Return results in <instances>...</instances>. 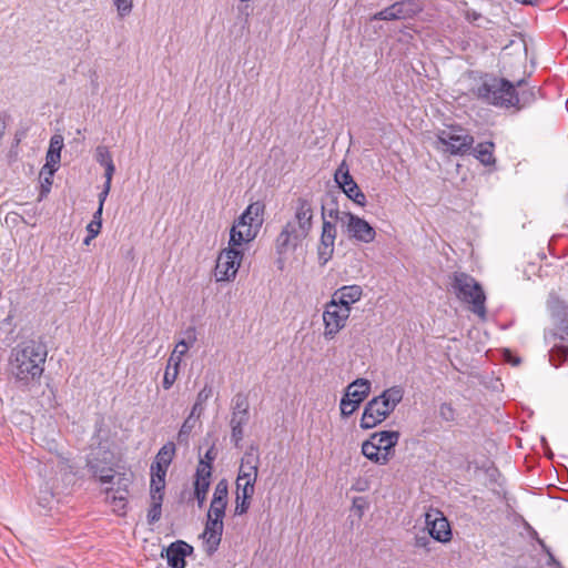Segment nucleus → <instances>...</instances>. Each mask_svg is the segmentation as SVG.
Here are the masks:
<instances>
[{"instance_id":"obj_1","label":"nucleus","mask_w":568,"mask_h":568,"mask_svg":"<svg viewBox=\"0 0 568 568\" xmlns=\"http://www.w3.org/2000/svg\"><path fill=\"white\" fill-rule=\"evenodd\" d=\"M48 356L47 347L40 342L28 341L11 353L10 373L23 386L38 382L43 374Z\"/></svg>"},{"instance_id":"obj_2","label":"nucleus","mask_w":568,"mask_h":568,"mask_svg":"<svg viewBox=\"0 0 568 568\" xmlns=\"http://www.w3.org/2000/svg\"><path fill=\"white\" fill-rule=\"evenodd\" d=\"M473 92L483 102L504 109H520L534 99L532 92L529 93V98H526L525 93H523V98H519L511 82L494 75L481 78L479 84L473 89Z\"/></svg>"},{"instance_id":"obj_3","label":"nucleus","mask_w":568,"mask_h":568,"mask_svg":"<svg viewBox=\"0 0 568 568\" xmlns=\"http://www.w3.org/2000/svg\"><path fill=\"white\" fill-rule=\"evenodd\" d=\"M404 388L402 386H392L385 389L381 395L373 397L365 405L361 418V427L371 429L384 422L403 400Z\"/></svg>"},{"instance_id":"obj_4","label":"nucleus","mask_w":568,"mask_h":568,"mask_svg":"<svg viewBox=\"0 0 568 568\" xmlns=\"http://www.w3.org/2000/svg\"><path fill=\"white\" fill-rule=\"evenodd\" d=\"M450 287L455 296L468 304L469 310L479 318H486V295L481 285L470 275L455 272L450 277Z\"/></svg>"},{"instance_id":"obj_5","label":"nucleus","mask_w":568,"mask_h":568,"mask_svg":"<svg viewBox=\"0 0 568 568\" xmlns=\"http://www.w3.org/2000/svg\"><path fill=\"white\" fill-rule=\"evenodd\" d=\"M437 140L443 150L452 155L465 154L474 144V138L459 125H448L439 130Z\"/></svg>"},{"instance_id":"obj_6","label":"nucleus","mask_w":568,"mask_h":568,"mask_svg":"<svg viewBox=\"0 0 568 568\" xmlns=\"http://www.w3.org/2000/svg\"><path fill=\"white\" fill-rule=\"evenodd\" d=\"M245 252V250L230 244L220 252L214 270L216 282H231L236 277Z\"/></svg>"},{"instance_id":"obj_7","label":"nucleus","mask_w":568,"mask_h":568,"mask_svg":"<svg viewBox=\"0 0 568 568\" xmlns=\"http://www.w3.org/2000/svg\"><path fill=\"white\" fill-rule=\"evenodd\" d=\"M335 216L349 239L365 244L375 240L376 231L366 220L351 212L336 211Z\"/></svg>"},{"instance_id":"obj_8","label":"nucleus","mask_w":568,"mask_h":568,"mask_svg":"<svg viewBox=\"0 0 568 568\" xmlns=\"http://www.w3.org/2000/svg\"><path fill=\"white\" fill-rule=\"evenodd\" d=\"M307 236L297 233L292 227L284 225L274 241L276 265L283 271L291 255L302 245Z\"/></svg>"},{"instance_id":"obj_9","label":"nucleus","mask_w":568,"mask_h":568,"mask_svg":"<svg viewBox=\"0 0 568 568\" xmlns=\"http://www.w3.org/2000/svg\"><path fill=\"white\" fill-rule=\"evenodd\" d=\"M351 313L336 305L335 301H328L322 314L323 333L322 336L325 341L329 342L346 327Z\"/></svg>"},{"instance_id":"obj_10","label":"nucleus","mask_w":568,"mask_h":568,"mask_svg":"<svg viewBox=\"0 0 568 568\" xmlns=\"http://www.w3.org/2000/svg\"><path fill=\"white\" fill-rule=\"evenodd\" d=\"M313 216L314 209L311 201L300 197L294 205L293 217L285 225L292 227L297 233L308 236L313 227Z\"/></svg>"},{"instance_id":"obj_11","label":"nucleus","mask_w":568,"mask_h":568,"mask_svg":"<svg viewBox=\"0 0 568 568\" xmlns=\"http://www.w3.org/2000/svg\"><path fill=\"white\" fill-rule=\"evenodd\" d=\"M248 403L245 397L236 396L230 425L231 440L235 447H240L244 437V426L248 422Z\"/></svg>"},{"instance_id":"obj_12","label":"nucleus","mask_w":568,"mask_h":568,"mask_svg":"<svg viewBox=\"0 0 568 568\" xmlns=\"http://www.w3.org/2000/svg\"><path fill=\"white\" fill-rule=\"evenodd\" d=\"M334 179L349 200L359 206L366 205V196L349 174L348 166L345 162L341 163L335 172Z\"/></svg>"},{"instance_id":"obj_13","label":"nucleus","mask_w":568,"mask_h":568,"mask_svg":"<svg viewBox=\"0 0 568 568\" xmlns=\"http://www.w3.org/2000/svg\"><path fill=\"white\" fill-rule=\"evenodd\" d=\"M175 447L172 443L164 445L155 456L151 465V484L165 486V476L170 464L172 463Z\"/></svg>"},{"instance_id":"obj_14","label":"nucleus","mask_w":568,"mask_h":568,"mask_svg":"<svg viewBox=\"0 0 568 568\" xmlns=\"http://www.w3.org/2000/svg\"><path fill=\"white\" fill-rule=\"evenodd\" d=\"M258 232L260 229L250 227L239 217L230 230L229 244L247 251L250 243L255 240Z\"/></svg>"},{"instance_id":"obj_15","label":"nucleus","mask_w":568,"mask_h":568,"mask_svg":"<svg viewBox=\"0 0 568 568\" xmlns=\"http://www.w3.org/2000/svg\"><path fill=\"white\" fill-rule=\"evenodd\" d=\"M364 295L363 287L358 284L344 285L337 288L329 301H335L346 312L352 313V305L359 302Z\"/></svg>"},{"instance_id":"obj_16","label":"nucleus","mask_w":568,"mask_h":568,"mask_svg":"<svg viewBox=\"0 0 568 568\" xmlns=\"http://www.w3.org/2000/svg\"><path fill=\"white\" fill-rule=\"evenodd\" d=\"M212 467L204 459H200L194 480V495L199 506L202 507L211 485Z\"/></svg>"},{"instance_id":"obj_17","label":"nucleus","mask_w":568,"mask_h":568,"mask_svg":"<svg viewBox=\"0 0 568 568\" xmlns=\"http://www.w3.org/2000/svg\"><path fill=\"white\" fill-rule=\"evenodd\" d=\"M426 524L428 527L429 535L442 542L450 539V526L448 520L436 510L426 514Z\"/></svg>"},{"instance_id":"obj_18","label":"nucleus","mask_w":568,"mask_h":568,"mask_svg":"<svg viewBox=\"0 0 568 568\" xmlns=\"http://www.w3.org/2000/svg\"><path fill=\"white\" fill-rule=\"evenodd\" d=\"M223 534V521L212 520L207 518L205 529L203 531V545L207 555H213L221 542Z\"/></svg>"},{"instance_id":"obj_19","label":"nucleus","mask_w":568,"mask_h":568,"mask_svg":"<svg viewBox=\"0 0 568 568\" xmlns=\"http://www.w3.org/2000/svg\"><path fill=\"white\" fill-rule=\"evenodd\" d=\"M193 548L185 541L178 540L172 542L165 550L168 565L172 568H184L185 557L192 552Z\"/></svg>"},{"instance_id":"obj_20","label":"nucleus","mask_w":568,"mask_h":568,"mask_svg":"<svg viewBox=\"0 0 568 568\" xmlns=\"http://www.w3.org/2000/svg\"><path fill=\"white\" fill-rule=\"evenodd\" d=\"M372 439L377 444V449L386 454L388 462L394 456V448L398 444L400 434L397 430H381L373 433Z\"/></svg>"},{"instance_id":"obj_21","label":"nucleus","mask_w":568,"mask_h":568,"mask_svg":"<svg viewBox=\"0 0 568 568\" xmlns=\"http://www.w3.org/2000/svg\"><path fill=\"white\" fill-rule=\"evenodd\" d=\"M131 483L130 477L123 475L122 478L119 479V489L116 491L108 490L106 491V500L113 506V510L121 514L124 511L126 505V498L129 494V485Z\"/></svg>"},{"instance_id":"obj_22","label":"nucleus","mask_w":568,"mask_h":568,"mask_svg":"<svg viewBox=\"0 0 568 568\" xmlns=\"http://www.w3.org/2000/svg\"><path fill=\"white\" fill-rule=\"evenodd\" d=\"M164 488L165 486H155V484H150L151 505L148 513V520L150 524L156 523L161 518Z\"/></svg>"},{"instance_id":"obj_23","label":"nucleus","mask_w":568,"mask_h":568,"mask_svg":"<svg viewBox=\"0 0 568 568\" xmlns=\"http://www.w3.org/2000/svg\"><path fill=\"white\" fill-rule=\"evenodd\" d=\"M264 210L265 205L262 202H253L244 210L240 219L242 222H246L250 227L261 230L264 222Z\"/></svg>"},{"instance_id":"obj_24","label":"nucleus","mask_w":568,"mask_h":568,"mask_svg":"<svg viewBox=\"0 0 568 568\" xmlns=\"http://www.w3.org/2000/svg\"><path fill=\"white\" fill-rule=\"evenodd\" d=\"M258 465L260 457L252 448L242 457L237 476H241L242 478H248L250 476L251 479H257Z\"/></svg>"},{"instance_id":"obj_25","label":"nucleus","mask_w":568,"mask_h":568,"mask_svg":"<svg viewBox=\"0 0 568 568\" xmlns=\"http://www.w3.org/2000/svg\"><path fill=\"white\" fill-rule=\"evenodd\" d=\"M371 392V382L365 378H357L351 383L347 388L345 396L354 399L355 404H361Z\"/></svg>"},{"instance_id":"obj_26","label":"nucleus","mask_w":568,"mask_h":568,"mask_svg":"<svg viewBox=\"0 0 568 568\" xmlns=\"http://www.w3.org/2000/svg\"><path fill=\"white\" fill-rule=\"evenodd\" d=\"M195 342H196L195 329L194 328L187 329L186 338H182L181 341H179L176 343L172 354L169 357V361H171V363H176L180 365L182 357L187 353L190 347H192Z\"/></svg>"},{"instance_id":"obj_27","label":"nucleus","mask_w":568,"mask_h":568,"mask_svg":"<svg viewBox=\"0 0 568 568\" xmlns=\"http://www.w3.org/2000/svg\"><path fill=\"white\" fill-rule=\"evenodd\" d=\"M361 453L376 465L384 466L388 464V457L377 449V444L372 439V436L362 443Z\"/></svg>"},{"instance_id":"obj_28","label":"nucleus","mask_w":568,"mask_h":568,"mask_svg":"<svg viewBox=\"0 0 568 568\" xmlns=\"http://www.w3.org/2000/svg\"><path fill=\"white\" fill-rule=\"evenodd\" d=\"M95 160L104 168V178L106 180H112L115 172V165L109 149L104 145H99L95 149Z\"/></svg>"},{"instance_id":"obj_29","label":"nucleus","mask_w":568,"mask_h":568,"mask_svg":"<svg viewBox=\"0 0 568 568\" xmlns=\"http://www.w3.org/2000/svg\"><path fill=\"white\" fill-rule=\"evenodd\" d=\"M398 20H405L415 17L422 11V7L415 0H402L393 3Z\"/></svg>"},{"instance_id":"obj_30","label":"nucleus","mask_w":568,"mask_h":568,"mask_svg":"<svg viewBox=\"0 0 568 568\" xmlns=\"http://www.w3.org/2000/svg\"><path fill=\"white\" fill-rule=\"evenodd\" d=\"M494 143L483 142L474 149V154L484 165H490L495 163L494 158Z\"/></svg>"},{"instance_id":"obj_31","label":"nucleus","mask_w":568,"mask_h":568,"mask_svg":"<svg viewBox=\"0 0 568 568\" xmlns=\"http://www.w3.org/2000/svg\"><path fill=\"white\" fill-rule=\"evenodd\" d=\"M255 483L256 479L248 478H242L241 476H237L236 478V496L237 499L244 498V499H251L255 491Z\"/></svg>"},{"instance_id":"obj_32","label":"nucleus","mask_w":568,"mask_h":568,"mask_svg":"<svg viewBox=\"0 0 568 568\" xmlns=\"http://www.w3.org/2000/svg\"><path fill=\"white\" fill-rule=\"evenodd\" d=\"M336 234V225L329 221L324 220L320 243L335 246Z\"/></svg>"},{"instance_id":"obj_33","label":"nucleus","mask_w":568,"mask_h":568,"mask_svg":"<svg viewBox=\"0 0 568 568\" xmlns=\"http://www.w3.org/2000/svg\"><path fill=\"white\" fill-rule=\"evenodd\" d=\"M179 368H180L179 364L171 363V361H168V365H166L164 376H163V382H162L164 389H170L173 386V384L175 383L178 375H179Z\"/></svg>"},{"instance_id":"obj_34","label":"nucleus","mask_w":568,"mask_h":568,"mask_svg":"<svg viewBox=\"0 0 568 568\" xmlns=\"http://www.w3.org/2000/svg\"><path fill=\"white\" fill-rule=\"evenodd\" d=\"M60 159L61 154L48 151L45 156V164L41 171V176L45 173V171H48L50 176H53L54 172L58 170Z\"/></svg>"},{"instance_id":"obj_35","label":"nucleus","mask_w":568,"mask_h":568,"mask_svg":"<svg viewBox=\"0 0 568 568\" xmlns=\"http://www.w3.org/2000/svg\"><path fill=\"white\" fill-rule=\"evenodd\" d=\"M116 10L118 18L124 19L133 10V0H111Z\"/></svg>"},{"instance_id":"obj_36","label":"nucleus","mask_w":568,"mask_h":568,"mask_svg":"<svg viewBox=\"0 0 568 568\" xmlns=\"http://www.w3.org/2000/svg\"><path fill=\"white\" fill-rule=\"evenodd\" d=\"M227 504L211 501L207 518L212 520L223 521L225 515V508Z\"/></svg>"},{"instance_id":"obj_37","label":"nucleus","mask_w":568,"mask_h":568,"mask_svg":"<svg viewBox=\"0 0 568 568\" xmlns=\"http://www.w3.org/2000/svg\"><path fill=\"white\" fill-rule=\"evenodd\" d=\"M227 481L225 479H222L216 484L214 488L212 501L227 504Z\"/></svg>"},{"instance_id":"obj_38","label":"nucleus","mask_w":568,"mask_h":568,"mask_svg":"<svg viewBox=\"0 0 568 568\" xmlns=\"http://www.w3.org/2000/svg\"><path fill=\"white\" fill-rule=\"evenodd\" d=\"M334 245L320 243L317 247V256L321 265H325L333 256Z\"/></svg>"},{"instance_id":"obj_39","label":"nucleus","mask_w":568,"mask_h":568,"mask_svg":"<svg viewBox=\"0 0 568 568\" xmlns=\"http://www.w3.org/2000/svg\"><path fill=\"white\" fill-rule=\"evenodd\" d=\"M359 405L361 404H355L354 399H351L344 395L342 397L341 404H339L342 416H344V417L351 416L359 407Z\"/></svg>"},{"instance_id":"obj_40","label":"nucleus","mask_w":568,"mask_h":568,"mask_svg":"<svg viewBox=\"0 0 568 568\" xmlns=\"http://www.w3.org/2000/svg\"><path fill=\"white\" fill-rule=\"evenodd\" d=\"M196 423H197L196 418H193V416H187L180 428L179 439L186 440L187 437L190 436L191 432L195 427Z\"/></svg>"},{"instance_id":"obj_41","label":"nucleus","mask_w":568,"mask_h":568,"mask_svg":"<svg viewBox=\"0 0 568 568\" xmlns=\"http://www.w3.org/2000/svg\"><path fill=\"white\" fill-rule=\"evenodd\" d=\"M372 20H384V21H392V20H398L397 13L395 11L394 6H389L378 12H376Z\"/></svg>"},{"instance_id":"obj_42","label":"nucleus","mask_w":568,"mask_h":568,"mask_svg":"<svg viewBox=\"0 0 568 568\" xmlns=\"http://www.w3.org/2000/svg\"><path fill=\"white\" fill-rule=\"evenodd\" d=\"M371 488V480L365 476H358L353 479L351 489L357 493L367 491Z\"/></svg>"},{"instance_id":"obj_43","label":"nucleus","mask_w":568,"mask_h":568,"mask_svg":"<svg viewBox=\"0 0 568 568\" xmlns=\"http://www.w3.org/2000/svg\"><path fill=\"white\" fill-rule=\"evenodd\" d=\"M439 417L445 422H453L456 418V410L449 403H443L439 406Z\"/></svg>"},{"instance_id":"obj_44","label":"nucleus","mask_w":568,"mask_h":568,"mask_svg":"<svg viewBox=\"0 0 568 568\" xmlns=\"http://www.w3.org/2000/svg\"><path fill=\"white\" fill-rule=\"evenodd\" d=\"M213 389L210 385H205L196 395L195 402L202 404L205 406V403L209 400V398L212 396Z\"/></svg>"},{"instance_id":"obj_45","label":"nucleus","mask_w":568,"mask_h":568,"mask_svg":"<svg viewBox=\"0 0 568 568\" xmlns=\"http://www.w3.org/2000/svg\"><path fill=\"white\" fill-rule=\"evenodd\" d=\"M63 148V138L61 135H53L50 140L49 152H57L61 154Z\"/></svg>"},{"instance_id":"obj_46","label":"nucleus","mask_w":568,"mask_h":568,"mask_svg":"<svg viewBox=\"0 0 568 568\" xmlns=\"http://www.w3.org/2000/svg\"><path fill=\"white\" fill-rule=\"evenodd\" d=\"M365 508H366V503H365L364 498L356 497L353 499V510L359 518L364 515Z\"/></svg>"},{"instance_id":"obj_47","label":"nucleus","mask_w":568,"mask_h":568,"mask_svg":"<svg viewBox=\"0 0 568 568\" xmlns=\"http://www.w3.org/2000/svg\"><path fill=\"white\" fill-rule=\"evenodd\" d=\"M111 183H112V180H106L105 179V182H104V185H103V190L102 192L99 194V206H102L104 205V202L110 193V190H111Z\"/></svg>"},{"instance_id":"obj_48","label":"nucleus","mask_w":568,"mask_h":568,"mask_svg":"<svg viewBox=\"0 0 568 568\" xmlns=\"http://www.w3.org/2000/svg\"><path fill=\"white\" fill-rule=\"evenodd\" d=\"M248 500L250 499H244V498L237 499L236 498L235 514L242 515V514L246 513L248 509V506H250Z\"/></svg>"},{"instance_id":"obj_49","label":"nucleus","mask_w":568,"mask_h":568,"mask_svg":"<svg viewBox=\"0 0 568 568\" xmlns=\"http://www.w3.org/2000/svg\"><path fill=\"white\" fill-rule=\"evenodd\" d=\"M101 227H102L101 222H93V221H91L87 225V232L89 234H91V237H97L99 235V233L101 232Z\"/></svg>"},{"instance_id":"obj_50","label":"nucleus","mask_w":568,"mask_h":568,"mask_svg":"<svg viewBox=\"0 0 568 568\" xmlns=\"http://www.w3.org/2000/svg\"><path fill=\"white\" fill-rule=\"evenodd\" d=\"M53 501V495L49 491H44L43 496L39 497V505L43 508H50V504Z\"/></svg>"},{"instance_id":"obj_51","label":"nucleus","mask_w":568,"mask_h":568,"mask_svg":"<svg viewBox=\"0 0 568 568\" xmlns=\"http://www.w3.org/2000/svg\"><path fill=\"white\" fill-rule=\"evenodd\" d=\"M203 410H204V406L202 404L195 402L189 416H193V418H196V420H199Z\"/></svg>"},{"instance_id":"obj_52","label":"nucleus","mask_w":568,"mask_h":568,"mask_svg":"<svg viewBox=\"0 0 568 568\" xmlns=\"http://www.w3.org/2000/svg\"><path fill=\"white\" fill-rule=\"evenodd\" d=\"M465 18L469 22H475L480 18V13H478L474 10H467L465 13Z\"/></svg>"},{"instance_id":"obj_53","label":"nucleus","mask_w":568,"mask_h":568,"mask_svg":"<svg viewBox=\"0 0 568 568\" xmlns=\"http://www.w3.org/2000/svg\"><path fill=\"white\" fill-rule=\"evenodd\" d=\"M204 459L206 463H209V466L212 467V463L213 460L215 459V454H214V449L213 447H211L204 455V457L202 458Z\"/></svg>"},{"instance_id":"obj_54","label":"nucleus","mask_w":568,"mask_h":568,"mask_svg":"<svg viewBox=\"0 0 568 568\" xmlns=\"http://www.w3.org/2000/svg\"><path fill=\"white\" fill-rule=\"evenodd\" d=\"M47 174H49V173L47 172ZM51 184H52V176H50V175L44 176L42 180V189L45 192H49Z\"/></svg>"},{"instance_id":"obj_55","label":"nucleus","mask_w":568,"mask_h":568,"mask_svg":"<svg viewBox=\"0 0 568 568\" xmlns=\"http://www.w3.org/2000/svg\"><path fill=\"white\" fill-rule=\"evenodd\" d=\"M102 213H103V207L102 206H98V210L93 214L92 221L93 222H101L102 223Z\"/></svg>"},{"instance_id":"obj_56","label":"nucleus","mask_w":568,"mask_h":568,"mask_svg":"<svg viewBox=\"0 0 568 568\" xmlns=\"http://www.w3.org/2000/svg\"><path fill=\"white\" fill-rule=\"evenodd\" d=\"M507 361L511 363L514 366L518 365L520 362L519 358L513 357L509 352H507Z\"/></svg>"},{"instance_id":"obj_57","label":"nucleus","mask_w":568,"mask_h":568,"mask_svg":"<svg viewBox=\"0 0 568 568\" xmlns=\"http://www.w3.org/2000/svg\"><path fill=\"white\" fill-rule=\"evenodd\" d=\"M112 478H113V475H109V474L100 476V480L103 484L110 483L112 480Z\"/></svg>"},{"instance_id":"obj_58","label":"nucleus","mask_w":568,"mask_h":568,"mask_svg":"<svg viewBox=\"0 0 568 568\" xmlns=\"http://www.w3.org/2000/svg\"><path fill=\"white\" fill-rule=\"evenodd\" d=\"M93 239L94 237H91V234L88 233L87 237L83 241V244L89 245Z\"/></svg>"},{"instance_id":"obj_59","label":"nucleus","mask_w":568,"mask_h":568,"mask_svg":"<svg viewBox=\"0 0 568 568\" xmlns=\"http://www.w3.org/2000/svg\"><path fill=\"white\" fill-rule=\"evenodd\" d=\"M517 2L524 3V4H530L532 3V0H516Z\"/></svg>"},{"instance_id":"obj_60","label":"nucleus","mask_w":568,"mask_h":568,"mask_svg":"<svg viewBox=\"0 0 568 568\" xmlns=\"http://www.w3.org/2000/svg\"><path fill=\"white\" fill-rule=\"evenodd\" d=\"M567 334H568V326H567Z\"/></svg>"}]
</instances>
